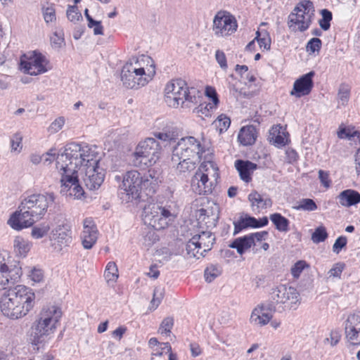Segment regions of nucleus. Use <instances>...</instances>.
<instances>
[{"instance_id":"30","label":"nucleus","mask_w":360,"mask_h":360,"mask_svg":"<svg viewBox=\"0 0 360 360\" xmlns=\"http://www.w3.org/2000/svg\"><path fill=\"white\" fill-rule=\"evenodd\" d=\"M235 168L238 171L240 178L245 183L252 180V175L257 169V165L248 160H237L234 163Z\"/></svg>"},{"instance_id":"54","label":"nucleus","mask_w":360,"mask_h":360,"mask_svg":"<svg viewBox=\"0 0 360 360\" xmlns=\"http://www.w3.org/2000/svg\"><path fill=\"white\" fill-rule=\"evenodd\" d=\"M27 278L32 282V285H34L44 281V274L41 269L32 268L27 273Z\"/></svg>"},{"instance_id":"58","label":"nucleus","mask_w":360,"mask_h":360,"mask_svg":"<svg viewBox=\"0 0 360 360\" xmlns=\"http://www.w3.org/2000/svg\"><path fill=\"white\" fill-rule=\"evenodd\" d=\"M163 297V290L161 289H155L153 291V299L150 301L149 309L154 311L158 308Z\"/></svg>"},{"instance_id":"37","label":"nucleus","mask_w":360,"mask_h":360,"mask_svg":"<svg viewBox=\"0 0 360 360\" xmlns=\"http://www.w3.org/2000/svg\"><path fill=\"white\" fill-rule=\"evenodd\" d=\"M217 108L212 106L209 103H202L192 110V112L198 117L204 120L210 117L213 112Z\"/></svg>"},{"instance_id":"17","label":"nucleus","mask_w":360,"mask_h":360,"mask_svg":"<svg viewBox=\"0 0 360 360\" xmlns=\"http://www.w3.org/2000/svg\"><path fill=\"white\" fill-rule=\"evenodd\" d=\"M238 27L235 17L229 12L219 11L212 20V31L217 38H225L233 34Z\"/></svg>"},{"instance_id":"33","label":"nucleus","mask_w":360,"mask_h":360,"mask_svg":"<svg viewBox=\"0 0 360 360\" xmlns=\"http://www.w3.org/2000/svg\"><path fill=\"white\" fill-rule=\"evenodd\" d=\"M32 247V243L28 239L21 236H17L13 240V252L16 257L25 258L27 256Z\"/></svg>"},{"instance_id":"46","label":"nucleus","mask_w":360,"mask_h":360,"mask_svg":"<svg viewBox=\"0 0 360 360\" xmlns=\"http://www.w3.org/2000/svg\"><path fill=\"white\" fill-rule=\"evenodd\" d=\"M221 268L218 265L211 264L208 266L204 272V277L206 282H212L221 274Z\"/></svg>"},{"instance_id":"62","label":"nucleus","mask_w":360,"mask_h":360,"mask_svg":"<svg viewBox=\"0 0 360 360\" xmlns=\"http://www.w3.org/2000/svg\"><path fill=\"white\" fill-rule=\"evenodd\" d=\"M215 59L219 64V67L223 70H226L228 68L226 57L224 51L217 50L215 52Z\"/></svg>"},{"instance_id":"12","label":"nucleus","mask_w":360,"mask_h":360,"mask_svg":"<svg viewBox=\"0 0 360 360\" xmlns=\"http://www.w3.org/2000/svg\"><path fill=\"white\" fill-rule=\"evenodd\" d=\"M55 198L53 193L32 194L25 198L21 203L38 221L44 218L48 209L53 205Z\"/></svg>"},{"instance_id":"53","label":"nucleus","mask_w":360,"mask_h":360,"mask_svg":"<svg viewBox=\"0 0 360 360\" xmlns=\"http://www.w3.org/2000/svg\"><path fill=\"white\" fill-rule=\"evenodd\" d=\"M174 325V320L172 318H165L161 323L158 332L160 334L164 336H169L171 330Z\"/></svg>"},{"instance_id":"24","label":"nucleus","mask_w":360,"mask_h":360,"mask_svg":"<svg viewBox=\"0 0 360 360\" xmlns=\"http://www.w3.org/2000/svg\"><path fill=\"white\" fill-rule=\"evenodd\" d=\"M82 226L83 229L81 234L82 244L84 249L90 250L97 241L98 231L94 221L91 218L84 219Z\"/></svg>"},{"instance_id":"20","label":"nucleus","mask_w":360,"mask_h":360,"mask_svg":"<svg viewBox=\"0 0 360 360\" xmlns=\"http://www.w3.org/2000/svg\"><path fill=\"white\" fill-rule=\"evenodd\" d=\"M345 338L352 345H360V311L349 313L345 321Z\"/></svg>"},{"instance_id":"4","label":"nucleus","mask_w":360,"mask_h":360,"mask_svg":"<svg viewBox=\"0 0 360 360\" xmlns=\"http://www.w3.org/2000/svg\"><path fill=\"white\" fill-rule=\"evenodd\" d=\"M62 317L60 307L53 304L43 306L31 326V343L39 345L49 340L60 326Z\"/></svg>"},{"instance_id":"51","label":"nucleus","mask_w":360,"mask_h":360,"mask_svg":"<svg viewBox=\"0 0 360 360\" xmlns=\"http://www.w3.org/2000/svg\"><path fill=\"white\" fill-rule=\"evenodd\" d=\"M204 94L205 96L210 100L209 103L217 108L219 103V99L215 88L207 85L205 87Z\"/></svg>"},{"instance_id":"3","label":"nucleus","mask_w":360,"mask_h":360,"mask_svg":"<svg viewBox=\"0 0 360 360\" xmlns=\"http://www.w3.org/2000/svg\"><path fill=\"white\" fill-rule=\"evenodd\" d=\"M156 74L153 59L148 55H138L130 58L121 70L122 84L131 89H139L153 81Z\"/></svg>"},{"instance_id":"2","label":"nucleus","mask_w":360,"mask_h":360,"mask_svg":"<svg viewBox=\"0 0 360 360\" xmlns=\"http://www.w3.org/2000/svg\"><path fill=\"white\" fill-rule=\"evenodd\" d=\"M36 295L30 287L18 284L4 291L0 297V311L11 320H18L33 310Z\"/></svg>"},{"instance_id":"7","label":"nucleus","mask_w":360,"mask_h":360,"mask_svg":"<svg viewBox=\"0 0 360 360\" xmlns=\"http://www.w3.org/2000/svg\"><path fill=\"white\" fill-rule=\"evenodd\" d=\"M163 149L160 143L153 137L140 140L131 155V161L138 167H150L162 158Z\"/></svg>"},{"instance_id":"28","label":"nucleus","mask_w":360,"mask_h":360,"mask_svg":"<svg viewBox=\"0 0 360 360\" xmlns=\"http://www.w3.org/2000/svg\"><path fill=\"white\" fill-rule=\"evenodd\" d=\"M248 199L252 211L257 214L272 206V201L269 198L264 197L256 191H252L248 195Z\"/></svg>"},{"instance_id":"60","label":"nucleus","mask_w":360,"mask_h":360,"mask_svg":"<svg viewBox=\"0 0 360 360\" xmlns=\"http://www.w3.org/2000/svg\"><path fill=\"white\" fill-rule=\"evenodd\" d=\"M347 243V238L346 236H340L335 240L333 245L332 250L335 254H339L341 250L345 248Z\"/></svg>"},{"instance_id":"27","label":"nucleus","mask_w":360,"mask_h":360,"mask_svg":"<svg viewBox=\"0 0 360 360\" xmlns=\"http://www.w3.org/2000/svg\"><path fill=\"white\" fill-rule=\"evenodd\" d=\"M269 141L277 148H281L290 142L289 134L285 127L280 124L273 126L269 130Z\"/></svg>"},{"instance_id":"29","label":"nucleus","mask_w":360,"mask_h":360,"mask_svg":"<svg viewBox=\"0 0 360 360\" xmlns=\"http://www.w3.org/2000/svg\"><path fill=\"white\" fill-rule=\"evenodd\" d=\"M268 218L266 217H263L259 219L250 217L245 216L244 217H241L238 219V221L234 223V234L239 233L242 229L251 227V228H261L265 226L268 224Z\"/></svg>"},{"instance_id":"40","label":"nucleus","mask_w":360,"mask_h":360,"mask_svg":"<svg viewBox=\"0 0 360 360\" xmlns=\"http://www.w3.org/2000/svg\"><path fill=\"white\" fill-rule=\"evenodd\" d=\"M255 40L262 51H269L271 48V38L269 34L266 32H256Z\"/></svg>"},{"instance_id":"15","label":"nucleus","mask_w":360,"mask_h":360,"mask_svg":"<svg viewBox=\"0 0 360 360\" xmlns=\"http://www.w3.org/2000/svg\"><path fill=\"white\" fill-rule=\"evenodd\" d=\"M214 237L210 231H202L195 234L186 245L187 255L190 258L199 259L205 253L211 250Z\"/></svg>"},{"instance_id":"13","label":"nucleus","mask_w":360,"mask_h":360,"mask_svg":"<svg viewBox=\"0 0 360 360\" xmlns=\"http://www.w3.org/2000/svg\"><path fill=\"white\" fill-rule=\"evenodd\" d=\"M271 297L276 303L281 304L286 311L297 309L302 302L301 295L297 288L286 284L275 288Z\"/></svg>"},{"instance_id":"31","label":"nucleus","mask_w":360,"mask_h":360,"mask_svg":"<svg viewBox=\"0 0 360 360\" xmlns=\"http://www.w3.org/2000/svg\"><path fill=\"white\" fill-rule=\"evenodd\" d=\"M338 200L344 207L356 206L360 203V193L354 189H347L339 193Z\"/></svg>"},{"instance_id":"42","label":"nucleus","mask_w":360,"mask_h":360,"mask_svg":"<svg viewBox=\"0 0 360 360\" xmlns=\"http://www.w3.org/2000/svg\"><path fill=\"white\" fill-rule=\"evenodd\" d=\"M310 265L305 260H298L294 263L290 267V274L293 278L298 279L302 275V272L308 270Z\"/></svg>"},{"instance_id":"45","label":"nucleus","mask_w":360,"mask_h":360,"mask_svg":"<svg viewBox=\"0 0 360 360\" xmlns=\"http://www.w3.org/2000/svg\"><path fill=\"white\" fill-rule=\"evenodd\" d=\"M328 236L326 228L323 225H319L312 233L311 240L314 243L318 244L324 242Z\"/></svg>"},{"instance_id":"5","label":"nucleus","mask_w":360,"mask_h":360,"mask_svg":"<svg viewBox=\"0 0 360 360\" xmlns=\"http://www.w3.org/2000/svg\"><path fill=\"white\" fill-rule=\"evenodd\" d=\"M164 101L172 108H191L198 102V92L190 89L185 80L176 78L167 82L164 87Z\"/></svg>"},{"instance_id":"26","label":"nucleus","mask_w":360,"mask_h":360,"mask_svg":"<svg viewBox=\"0 0 360 360\" xmlns=\"http://www.w3.org/2000/svg\"><path fill=\"white\" fill-rule=\"evenodd\" d=\"M273 311L264 304H258L252 311L250 323L255 326L262 327L269 324L273 318Z\"/></svg>"},{"instance_id":"63","label":"nucleus","mask_w":360,"mask_h":360,"mask_svg":"<svg viewBox=\"0 0 360 360\" xmlns=\"http://www.w3.org/2000/svg\"><path fill=\"white\" fill-rule=\"evenodd\" d=\"M319 178L322 184V186L328 189L330 187L331 181L329 178V174L328 172H324L323 170L319 171Z\"/></svg>"},{"instance_id":"9","label":"nucleus","mask_w":360,"mask_h":360,"mask_svg":"<svg viewBox=\"0 0 360 360\" xmlns=\"http://www.w3.org/2000/svg\"><path fill=\"white\" fill-rule=\"evenodd\" d=\"M176 217L174 210L158 203L146 205L142 214L144 223L155 229H165Z\"/></svg>"},{"instance_id":"61","label":"nucleus","mask_w":360,"mask_h":360,"mask_svg":"<svg viewBox=\"0 0 360 360\" xmlns=\"http://www.w3.org/2000/svg\"><path fill=\"white\" fill-rule=\"evenodd\" d=\"M89 28L93 30V32L95 35H103V27L101 25V22L98 20H91L87 23Z\"/></svg>"},{"instance_id":"35","label":"nucleus","mask_w":360,"mask_h":360,"mask_svg":"<svg viewBox=\"0 0 360 360\" xmlns=\"http://www.w3.org/2000/svg\"><path fill=\"white\" fill-rule=\"evenodd\" d=\"M31 228L30 236L34 240H40L48 236L52 230L47 222L34 224Z\"/></svg>"},{"instance_id":"34","label":"nucleus","mask_w":360,"mask_h":360,"mask_svg":"<svg viewBox=\"0 0 360 360\" xmlns=\"http://www.w3.org/2000/svg\"><path fill=\"white\" fill-rule=\"evenodd\" d=\"M103 277L108 286L115 285L119 278V270L115 262H108L103 272Z\"/></svg>"},{"instance_id":"19","label":"nucleus","mask_w":360,"mask_h":360,"mask_svg":"<svg viewBox=\"0 0 360 360\" xmlns=\"http://www.w3.org/2000/svg\"><path fill=\"white\" fill-rule=\"evenodd\" d=\"M50 241L53 250L61 251L72 243L71 232L69 226L64 222L53 226L50 234Z\"/></svg>"},{"instance_id":"55","label":"nucleus","mask_w":360,"mask_h":360,"mask_svg":"<svg viewBox=\"0 0 360 360\" xmlns=\"http://www.w3.org/2000/svg\"><path fill=\"white\" fill-rule=\"evenodd\" d=\"M350 91L347 87H341L338 94V107H345L349 99Z\"/></svg>"},{"instance_id":"38","label":"nucleus","mask_w":360,"mask_h":360,"mask_svg":"<svg viewBox=\"0 0 360 360\" xmlns=\"http://www.w3.org/2000/svg\"><path fill=\"white\" fill-rule=\"evenodd\" d=\"M270 220L274 224L276 229L281 232H287L289 230V221L279 213L270 215Z\"/></svg>"},{"instance_id":"25","label":"nucleus","mask_w":360,"mask_h":360,"mask_svg":"<svg viewBox=\"0 0 360 360\" xmlns=\"http://www.w3.org/2000/svg\"><path fill=\"white\" fill-rule=\"evenodd\" d=\"M314 72H309L297 79L290 91V95L295 98H301L309 95L313 88Z\"/></svg>"},{"instance_id":"52","label":"nucleus","mask_w":360,"mask_h":360,"mask_svg":"<svg viewBox=\"0 0 360 360\" xmlns=\"http://www.w3.org/2000/svg\"><path fill=\"white\" fill-rule=\"evenodd\" d=\"M345 268V264L343 262L335 263L328 271V278L340 279Z\"/></svg>"},{"instance_id":"1","label":"nucleus","mask_w":360,"mask_h":360,"mask_svg":"<svg viewBox=\"0 0 360 360\" xmlns=\"http://www.w3.org/2000/svg\"><path fill=\"white\" fill-rule=\"evenodd\" d=\"M101 159L96 147L94 146L79 144V146H72L67 155L61 158L58 167L63 174L60 193L71 200H82L85 192L79 176L89 190L100 188L105 176Z\"/></svg>"},{"instance_id":"21","label":"nucleus","mask_w":360,"mask_h":360,"mask_svg":"<svg viewBox=\"0 0 360 360\" xmlns=\"http://www.w3.org/2000/svg\"><path fill=\"white\" fill-rule=\"evenodd\" d=\"M219 216V207L212 201L196 211L195 217L200 224L207 227L215 226Z\"/></svg>"},{"instance_id":"47","label":"nucleus","mask_w":360,"mask_h":360,"mask_svg":"<svg viewBox=\"0 0 360 360\" xmlns=\"http://www.w3.org/2000/svg\"><path fill=\"white\" fill-rule=\"evenodd\" d=\"M341 337L342 335L340 328H332L330 330L328 335L324 339V344L333 347L339 343Z\"/></svg>"},{"instance_id":"44","label":"nucleus","mask_w":360,"mask_h":360,"mask_svg":"<svg viewBox=\"0 0 360 360\" xmlns=\"http://www.w3.org/2000/svg\"><path fill=\"white\" fill-rule=\"evenodd\" d=\"M66 17L72 23L80 22L83 18L76 5H68L66 10Z\"/></svg>"},{"instance_id":"6","label":"nucleus","mask_w":360,"mask_h":360,"mask_svg":"<svg viewBox=\"0 0 360 360\" xmlns=\"http://www.w3.org/2000/svg\"><path fill=\"white\" fill-rule=\"evenodd\" d=\"M219 178V167L214 161L203 162L191 179V189L197 195L211 194Z\"/></svg>"},{"instance_id":"10","label":"nucleus","mask_w":360,"mask_h":360,"mask_svg":"<svg viewBox=\"0 0 360 360\" xmlns=\"http://www.w3.org/2000/svg\"><path fill=\"white\" fill-rule=\"evenodd\" d=\"M314 14L313 3L309 0H302L296 4L288 16V27L293 32L307 30Z\"/></svg>"},{"instance_id":"8","label":"nucleus","mask_w":360,"mask_h":360,"mask_svg":"<svg viewBox=\"0 0 360 360\" xmlns=\"http://www.w3.org/2000/svg\"><path fill=\"white\" fill-rule=\"evenodd\" d=\"M153 181L150 175L143 174L132 169L123 174L120 188L124 192L126 200L131 202L140 198L141 194L146 191H150Z\"/></svg>"},{"instance_id":"39","label":"nucleus","mask_w":360,"mask_h":360,"mask_svg":"<svg viewBox=\"0 0 360 360\" xmlns=\"http://www.w3.org/2000/svg\"><path fill=\"white\" fill-rule=\"evenodd\" d=\"M41 13L43 19L46 24L53 25L56 22V11L53 4H50L42 6Z\"/></svg>"},{"instance_id":"23","label":"nucleus","mask_w":360,"mask_h":360,"mask_svg":"<svg viewBox=\"0 0 360 360\" xmlns=\"http://www.w3.org/2000/svg\"><path fill=\"white\" fill-rule=\"evenodd\" d=\"M72 146H79V144L75 143H70L64 148L63 150L59 153H57L56 148H51L49 149L46 153H43L44 165H49L53 161H55V170L59 177L60 186H62L63 174L60 172L58 167L60 165V161L62 160L61 158L65 157V155H67L68 150H71Z\"/></svg>"},{"instance_id":"16","label":"nucleus","mask_w":360,"mask_h":360,"mask_svg":"<svg viewBox=\"0 0 360 360\" xmlns=\"http://www.w3.org/2000/svg\"><path fill=\"white\" fill-rule=\"evenodd\" d=\"M268 233L259 231L236 238L229 247L236 249L239 255H243L251 248L257 250L258 248L266 251L269 245L265 242Z\"/></svg>"},{"instance_id":"22","label":"nucleus","mask_w":360,"mask_h":360,"mask_svg":"<svg viewBox=\"0 0 360 360\" xmlns=\"http://www.w3.org/2000/svg\"><path fill=\"white\" fill-rule=\"evenodd\" d=\"M22 274L19 263L13 269H10L4 256L0 252V289L4 288L11 281L20 278Z\"/></svg>"},{"instance_id":"11","label":"nucleus","mask_w":360,"mask_h":360,"mask_svg":"<svg viewBox=\"0 0 360 360\" xmlns=\"http://www.w3.org/2000/svg\"><path fill=\"white\" fill-rule=\"evenodd\" d=\"M19 69L25 74L37 76L51 70V65L45 55L37 51H32L20 56Z\"/></svg>"},{"instance_id":"14","label":"nucleus","mask_w":360,"mask_h":360,"mask_svg":"<svg viewBox=\"0 0 360 360\" xmlns=\"http://www.w3.org/2000/svg\"><path fill=\"white\" fill-rule=\"evenodd\" d=\"M204 152L200 142L193 136L181 139L173 150L172 160L181 159L200 160Z\"/></svg>"},{"instance_id":"56","label":"nucleus","mask_w":360,"mask_h":360,"mask_svg":"<svg viewBox=\"0 0 360 360\" xmlns=\"http://www.w3.org/2000/svg\"><path fill=\"white\" fill-rule=\"evenodd\" d=\"M65 124L64 117H58L56 118L48 127V131L51 134H56L60 131Z\"/></svg>"},{"instance_id":"41","label":"nucleus","mask_w":360,"mask_h":360,"mask_svg":"<svg viewBox=\"0 0 360 360\" xmlns=\"http://www.w3.org/2000/svg\"><path fill=\"white\" fill-rule=\"evenodd\" d=\"M50 44L53 49L59 51L65 46L64 33L62 30L55 31L50 37Z\"/></svg>"},{"instance_id":"18","label":"nucleus","mask_w":360,"mask_h":360,"mask_svg":"<svg viewBox=\"0 0 360 360\" xmlns=\"http://www.w3.org/2000/svg\"><path fill=\"white\" fill-rule=\"evenodd\" d=\"M36 222V220L30 215L22 203L15 212L11 214L7 220V224L9 227L16 231L30 228Z\"/></svg>"},{"instance_id":"43","label":"nucleus","mask_w":360,"mask_h":360,"mask_svg":"<svg viewBox=\"0 0 360 360\" xmlns=\"http://www.w3.org/2000/svg\"><path fill=\"white\" fill-rule=\"evenodd\" d=\"M216 129L222 134L228 130L231 124L230 118L224 114L219 115L213 122Z\"/></svg>"},{"instance_id":"50","label":"nucleus","mask_w":360,"mask_h":360,"mask_svg":"<svg viewBox=\"0 0 360 360\" xmlns=\"http://www.w3.org/2000/svg\"><path fill=\"white\" fill-rule=\"evenodd\" d=\"M321 47V41L319 38H312L307 44L306 51L311 56L318 55Z\"/></svg>"},{"instance_id":"57","label":"nucleus","mask_w":360,"mask_h":360,"mask_svg":"<svg viewBox=\"0 0 360 360\" xmlns=\"http://www.w3.org/2000/svg\"><path fill=\"white\" fill-rule=\"evenodd\" d=\"M321 18L319 20V25L323 30H328L330 27V22L332 20V13L330 11L323 9L321 12Z\"/></svg>"},{"instance_id":"48","label":"nucleus","mask_w":360,"mask_h":360,"mask_svg":"<svg viewBox=\"0 0 360 360\" xmlns=\"http://www.w3.org/2000/svg\"><path fill=\"white\" fill-rule=\"evenodd\" d=\"M199 160L181 159L176 165V170L181 173H184L192 170L195 167V163Z\"/></svg>"},{"instance_id":"59","label":"nucleus","mask_w":360,"mask_h":360,"mask_svg":"<svg viewBox=\"0 0 360 360\" xmlns=\"http://www.w3.org/2000/svg\"><path fill=\"white\" fill-rule=\"evenodd\" d=\"M358 134L357 131L354 127H341L338 131V136L340 139H351Z\"/></svg>"},{"instance_id":"49","label":"nucleus","mask_w":360,"mask_h":360,"mask_svg":"<svg viewBox=\"0 0 360 360\" xmlns=\"http://www.w3.org/2000/svg\"><path fill=\"white\" fill-rule=\"evenodd\" d=\"M318 208L316 202L310 198H304L302 199L297 204V206L295 207V209L297 210H303L307 212H312L316 210Z\"/></svg>"},{"instance_id":"32","label":"nucleus","mask_w":360,"mask_h":360,"mask_svg":"<svg viewBox=\"0 0 360 360\" xmlns=\"http://www.w3.org/2000/svg\"><path fill=\"white\" fill-rule=\"evenodd\" d=\"M238 141L240 144L247 146L254 144L257 138V132L252 125L243 127L238 134Z\"/></svg>"},{"instance_id":"36","label":"nucleus","mask_w":360,"mask_h":360,"mask_svg":"<svg viewBox=\"0 0 360 360\" xmlns=\"http://www.w3.org/2000/svg\"><path fill=\"white\" fill-rule=\"evenodd\" d=\"M23 134L20 131L13 133L10 138L11 153L15 155L20 154L24 148Z\"/></svg>"},{"instance_id":"64","label":"nucleus","mask_w":360,"mask_h":360,"mask_svg":"<svg viewBox=\"0 0 360 360\" xmlns=\"http://www.w3.org/2000/svg\"><path fill=\"white\" fill-rule=\"evenodd\" d=\"M127 327L124 326H120L113 331H112L111 335L113 339L117 341H120L123 338L124 335L127 332Z\"/></svg>"}]
</instances>
